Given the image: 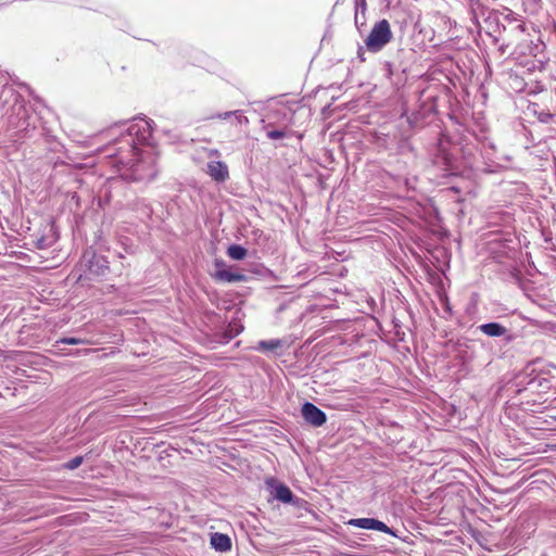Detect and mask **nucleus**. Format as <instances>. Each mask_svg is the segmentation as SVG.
<instances>
[{
    "label": "nucleus",
    "mask_w": 556,
    "mask_h": 556,
    "mask_svg": "<svg viewBox=\"0 0 556 556\" xmlns=\"http://www.w3.org/2000/svg\"><path fill=\"white\" fill-rule=\"evenodd\" d=\"M212 277L214 280L223 282H239L245 280V276L243 274L233 273L228 269L217 270L212 275Z\"/></svg>",
    "instance_id": "0eeeda50"
},
{
    "label": "nucleus",
    "mask_w": 556,
    "mask_h": 556,
    "mask_svg": "<svg viewBox=\"0 0 556 556\" xmlns=\"http://www.w3.org/2000/svg\"><path fill=\"white\" fill-rule=\"evenodd\" d=\"M84 457L83 456H76L72 458L68 463L65 464V468L73 470L78 468L83 464Z\"/></svg>",
    "instance_id": "4468645a"
},
{
    "label": "nucleus",
    "mask_w": 556,
    "mask_h": 556,
    "mask_svg": "<svg viewBox=\"0 0 556 556\" xmlns=\"http://www.w3.org/2000/svg\"><path fill=\"white\" fill-rule=\"evenodd\" d=\"M393 38L391 26L388 20L383 18L377 22L367 38L365 39L366 49L369 52L377 53L381 51Z\"/></svg>",
    "instance_id": "f03ea898"
},
{
    "label": "nucleus",
    "mask_w": 556,
    "mask_h": 556,
    "mask_svg": "<svg viewBox=\"0 0 556 556\" xmlns=\"http://www.w3.org/2000/svg\"><path fill=\"white\" fill-rule=\"evenodd\" d=\"M275 496L277 500L283 503H291L293 500V493L289 486L285 484H278L275 489Z\"/></svg>",
    "instance_id": "1a4fd4ad"
},
{
    "label": "nucleus",
    "mask_w": 556,
    "mask_h": 556,
    "mask_svg": "<svg viewBox=\"0 0 556 556\" xmlns=\"http://www.w3.org/2000/svg\"><path fill=\"white\" fill-rule=\"evenodd\" d=\"M349 525L361 529L377 530L387 534L394 535V532L391 528H389L384 522L374 518L351 519Z\"/></svg>",
    "instance_id": "20e7f679"
},
{
    "label": "nucleus",
    "mask_w": 556,
    "mask_h": 556,
    "mask_svg": "<svg viewBox=\"0 0 556 556\" xmlns=\"http://www.w3.org/2000/svg\"><path fill=\"white\" fill-rule=\"evenodd\" d=\"M218 118H224V119H227V118H230V117H233L235 122L237 125H248L249 124V119L247 116H244L240 111H235V112H226L224 114H218L217 115Z\"/></svg>",
    "instance_id": "9d476101"
},
{
    "label": "nucleus",
    "mask_w": 556,
    "mask_h": 556,
    "mask_svg": "<svg viewBox=\"0 0 556 556\" xmlns=\"http://www.w3.org/2000/svg\"><path fill=\"white\" fill-rule=\"evenodd\" d=\"M211 545L218 552H228L231 549V541L227 534L216 532L211 535Z\"/></svg>",
    "instance_id": "423d86ee"
},
{
    "label": "nucleus",
    "mask_w": 556,
    "mask_h": 556,
    "mask_svg": "<svg viewBox=\"0 0 556 556\" xmlns=\"http://www.w3.org/2000/svg\"><path fill=\"white\" fill-rule=\"evenodd\" d=\"M59 342L64 343V344H71V345L90 343V341H88V340L80 339V338H74V337L62 338L59 340Z\"/></svg>",
    "instance_id": "ddd939ff"
},
{
    "label": "nucleus",
    "mask_w": 556,
    "mask_h": 556,
    "mask_svg": "<svg viewBox=\"0 0 556 556\" xmlns=\"http://www.w3.org/2000/svg\"><path fill=\"white\" fill-rule=\"evenodd\" d=\"M480 330L490 337H501L505 334L506 328L498 323H489L480 326Z\"/></svg>",
    "instance_id": "6e6552de"
},
{
    "label": "nucleus",
    "mask_w": 556,
    "mask_h": 556,
    "mask_svg": "<svg viewBox=\"0 0 556 556\" xmlns=\"http://www.w3.org/2000/svg\"><path fill=\"white\" fill-rule=\"evenodd\" d=\"M302 416L308 424H311L314 427H320L327 420L326 414L316 405L309 402L303 404Z\"/></svg>",
    "instance_id": "7ed1b4c3"
},
{
    "label": "nucleus",
    "mask_w": 556,
    "mask_h": 556,
    "mask_svg": "<svg viewBox=\"0 0 556 556\" xmlns=\"http://www.w3.org/2000/svg\"><path fill=\"white\" fill-rule=\"evenodd\" d=\"M281 346V341L280 340H268V341H260L258 342V346L257 349L260 351H275L277 349H279Z\"/></svg>",
    "instance_id": "f8f14e48"
},
{
    "label": "nucleus",
    "mask_w": 556,
    "mask_h": 556,
    "mask_svg": "<svg viewBox=\"0 0 556 556\" xmlns=\"http://www.w3.org/2000/svg\"><path fill=\"white\" fill-rule=\"evenodd\" d=\"M207 173L217 182H224L229 177L227 165L219 161L210 162L207 164Z\"/></svg>",
    "instance_id": "39448f33"
},
{
    "label": "nucleus",
    "mask_w": 556,
    "mask_h": 556,
    "mask_svg": "<svg viewBox=\"0 0 556 556\" xmlns=\"http://www.w3.org/2000/svg\"><path fill=\"white\" fill-rule=\"evenodd\" d=\"M139 128L137 125H131L128 129V134L123 135L118 140L116 152L110 154L114 157V164L122 168H134L138 165L141 159V149L135 143L132 138L134 134H137Z\"/></svg>",
    "instance_id": "f257e3e1"
},
{
    "label": "nucleus",
    "mask_w": 556,
    "mask_h": 556,
    "mask_svg": "<svg viewBox=\"0 0 556 556\" xmlns=\"http://www.w3.org/2000/svg\"><path fill=\"white\" fill-rule=\"evenodd\" d=\"M227 253L232 260H243L247 255V250L241 245L233 244L228 248Z\"/></svg>",
    "instance_id": "9b49d317"
},
{
    "label": "nucleus",
    "mask_w": 556,
    "mask_h": 556,
    "mask_svg": "<svg viewBox=\"0 0 556 556\" xmlns=\"http://www.w3.org/2000/svg\"><path fill=\"white\" fill-rule=\"evenodd\" d=\"M357 56L358 59L363 62L365 61V58H364V51H363V48L361 47L357 51Z\"/></svg>",
    "instance_id": "f3484780"
},
{
    "label": "nucleus",
    "mask_w": 556,
    "mask_h": 556,
    "mask_svg": "<svg viewBox=\"0 0 556 556\" xmlns=\"http://www.w3.org/2000/svg\"><path fill=\"white\" fill-rule=\"evenodd\" d=\"M539 118H540L541 122H545L546 123V122H548V119L552 118V114H549V113H541Z\"/></svg>",
    "instance_id": "dca6fc26"
},
{
    "label": "nucleus",
    "mask_w": 556,
    "mask_h": 556,
    "mask_svg": "<svg viewBox=\"0 0 556 556\" xmlns=\"http://www.w3.org/2000/svg\"><path fill=\"white\" fill-rule=\"evenodd\" d=\"M286 136V132L282 130H269L267 132V137L273 140L281 139Z\"/></svg>",
    "instance_id": "2eb2a0df"
}]
</instances>
